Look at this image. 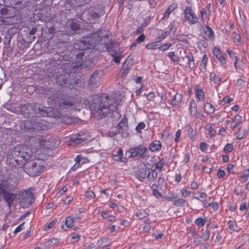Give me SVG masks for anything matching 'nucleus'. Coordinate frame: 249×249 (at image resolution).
<instances>
[{"label": "nucleus", "instance_id": "20e7f679", "mask_svg": "<svg viewBox=\"0 0 249 249\" xmlns=\"http://www.w3.org/2000/svg\"><path fill=\"white\" fill-rule=\"evenodd\" d=\"M50 52L53 55L51 60L54 62L71 61L75 56L77 58H79L82 55L81 54H83L82 50L74 48V44L71 52L67 51L66 47L65 46L59 47L57 46L51 48Z\"/></svg>", "mask_w": 249, "mask_h": 249}, {"label": "nucleus", "instance_id": "8fccbe9b", "mask_svg": "<svg viewBox=\"0 0 249 249\" xmlns=\"http://www.w3.org/2000/svg\"><path fill=\"white\" fill-rule=\"evenodd\" d=\"M228 225L230 230L232 231L238 232L239 230L237 229V225H234L233 222L231 220H230L228 222Z\"/></svg>", "mask_w": 249, "mask_h": 249}, {"label": "nucleus", "instance_id": "bf43d9fd", "mask_svg": "<svg viewBox=\"0 0 249 249\" xmlns=\"http://www.w3.org/2000/svg\"><path fill=\"white\" fill-rule=\"evenodd\" d=\"M233 150V145L231 143H227L223 149V151L225 153L231 152Z\"/></svg>", "mask_w": 249, "mask_h": 249}, {"label": "nucleus", "instance_id": "5701e85b", "mask_svg": "<svg viewBox=\"0 0 249 249\" xmlns=\"http://www.w3.org/2000/svg\"><path fill=\"white\" fill-rule=\"evenodd\" d=\"M62 62L56 63V65H52L50 68H49V72L52 74H56L63 71L61 66Z\"/></svg>", "mask_w": 249, "mask_h": 249}, {"label": "nucleus", "instance_id": "7ed1b4c3", "mask_svg": "<svg viewBox=\"0 0 249 249\" xmlns=\"http://www.w3.org/2000/svg\"><path fill=\"white\" fill-rule=\"evenodd\" d=\"M90 108L102 116H107L111 112L117 109V104L113 98H110L107 94L93 95L92 96Z\"/></svg>", "mask_w": 249, "mask_h": 249}, {"label": "nucleus", "instance_id": "49530a36", "mask_svg": "<svg viewBox=\"0 0 249 249\" xmlns=\"http://www.w3.org/2000/svg\"><path fill=\"white\" fill-rule=\"evenodd\" d=\"M148 215V213L145 210H141L137 213L136 216L140 219H142Z\"/></svg>", "mask_w": 249, "mask_h": 249}, {"label": "nucleus", "instance_id": "79ce46f5", "mask_svg": "<svg viewBox=\"0 0 249 249\" xmlns=\"http://www.w3.org/2000/svg\"><path fill=\"white\" fill-rule=\"evenodd\" d=\"M109 52H110V55L112 57H113V60L115 63L116 64H119L122 58V56L120 55H116V52L112 50V49Z\"/></svg>", "mask_w": 249, "mask_h": 249}, {"label": "nucleus", "instance_id": "052dcab7", "mask_svg": "<svg viewBox=\"0 0 249 249\" xmlns=\"http://www.w3.org/2000/svg\"><path fill=\"white\" fill-rule=\"evenodd\" d=\"M233 100L232 98H230L228 96H226L221 101V105H224L226 103H229Z\"/></svg>", "mask_w": 249, "mask_h": 249}, {"label": "nucleus", "instance_id": "ea45409f", "mask_svg": "<svg viewBox=\"0 0 249 249\" xmlns=\"http://www.w3.org/2000/svg\"><path fill=\"white\" fill-rule=\"evenodd\" d=\"M177 8V5L175 4L170 5L166 9L164 14V18H168L171 13L173 11Z\"/></svg>", "mask_w": 249, "mask_h": 249}, {"label": "nucleus", "instance_id": "680f3d73", "mask_svg": "<svg viewBox=\"0 0 249 249\" xmlns=\"http://www.w3.org/2000/svg\"><path fill=\"white\" fill-rule=\"evenodd\" d=\"M232 38L234 42L235 40H237L238 43H240L241 36L239 34H237L235 32H233L232 34Z\"/></svg>", "mask_w": 249, "mask_h": 249}, {"label": "nucleus", "instance_id": "c756f323", "mask_svg": "<svg viewBox=\"0 0 249 249\" xmlns=\"http://www.w3.org/2000/svg\"><path fill=\"white\" fill-rule=\"evenodd\" d=\"M74 60V58L71 61H69V62H67L65 63H63L62 62L61 66L63 71L67 74L68 73H71V62Z\"/></svg>", "mask_w": 249, "mask_h": 249}, {"label": "nucleus", "instance_id": "bb28decb", "mask_svg": "<svg viewBox=\"0 0 249 249\" xmlns=\"http://www.w3.org/2000/svg\"><path fill=\"white\" fill-rule=\"evenodd\" d=\"M39 115L37 114L36 117H42L49 116V111L51 110V107H47L41 105V107H38Z\"/></svg>", "mask_w": 249, "mask_h": 249}, {"label": "nucleus", "instance_id": "412c9836", "mask_svg": "<svg viewBox=\"0 0 249 249\" xmlns=\"http://www.w3.org/2000/svg\"><path fill=\"white\" fill-rule=\"evenodd\" d=\"M105 13L104 9L103 7H95L92 11L90 12L91 16L93 18H100V17L103 15Z\"/></svg>", "mask_w": 249, "mask_h": 249}, {"label": "nucleus", "instance_id": "f3484780", "mask_svg": "<svg viewBox=\"0 0 249 249\" xmlns=\"http://www.w3.org/2000/svg\"><path fill=\"white\" fill-rule=\"evenodd\" d=\"M11 191L5 192L4 193H0V196H2L4 201L7 203V206L10 207L17 198V194H14Z\"/></svg>", "mask_w": 249, "mask_h": 249}, {"label": "nucleus", "instance_id": "774afa93", "mask_svg": "<svg viewBox=\"0 0 249 249\" xmlns=\"http://www.w3.org/2000/svg\"><path fill=\"white\" fill-rule=\"evenodd\" d=\"M208 146V144L204 142H201L199 144V148L203 152H205Z\"/></svg>", "mask_w": 249, "mask_h": 249}, {"label": "nucleus", "instance_id": "9b49d317", "mask_svg": "<svg viewBox=\"0 0 249 249\" xmlns=\"http://www.w3.org/2000/svg\"><path fill=\"white\" fill-rule=\"evenodd\" d=\"M18 186V182L10 178L2 179L0 181V193L5 192L14 191Z\"/></svg>", "mask_w": 249, "mask_h": 249}, {"label": "nucleus", "instance_id": "4468645a", "mask_svg": "<svg viewBox=\"0 0 249 249\" xmlns=\"http://www.w3.org/2000/svg\"><path fill=\"white\" fill-rule=\"evenodd\" d=\"M33 103L32 104L24 105L21 108V113L25 117L35 118L36 113L33 111Z\"/></svg>", "mask_w": 249, "mask_h": 249}, {"label": "nucleus", "instance_id": "f704fd0d", "mask_svg": "<svg viewBox=\"0 0 249 249\" xmlns=\"http://www.w3.org/2000/svg\"><path fill=\"white\" fill-rule=\"evenodd\" d=\"M127 119L125 116L122 119L119 123L116 125V128L119 129H122L123 128H126L127 125Z\"/></svg>", "mask_w": 249, "mask_h": 249}, {"label": "nucleus", "instance_id": "58836bf2", "mask_svg": "<svg viewBox=\"0 0 249 249\" xmlns=\"http://www.w3.org/2000/svg\"><path fill=\"white\" fill-rule=\"evenodd\" d=\"M204 109L209 114L213 113L215 111L214 107L210 103H206L204 105Z\"/></svg>", "mask_w": 249, "mask_h": 249}, {"label": "nucleus", "instance_id": "4c0bfd02", "mask_svg": "<svg viewBox=\"0 0 249 249\" xmlns=\"http://www.w3.org/2000/svg\"><path fill=\"white\" fill-rule=\"evenodd\" d=\"M167 56L171 59L174 63L177 64L180 60V57L177 55L174 52L168 53Z\"/></svg>", "mask_w": 249, "mask_h": 249}, {"label": "nucleus", "instance_id": "473e14b6", "mask_svg": "<svg viewBox=\"0 0 249 249\" xmlns=\"http://www.w3.org/2000/svg\"><path fill=\"white\" fill-rule=\"evenodd\" d=\"M194 89L196 98H198L199 100H204L205 95L203 90L199 89L198 86H195Z\"/></svg>", "mask_w": 249, "mask_h": 249}, {"label": "nucleus", "instance_id": "09e8293b", "mask_svg": "<svg viewBox=\"0 0 249 249\" xmlns=\"http://www.w3.org/2000/svg\"><path fill=\"white\" fill-rule=\"evenodd\" d=\"M195 223L197 225L198 227H202L204 226L206 223V220L205 219L202 218H197L196 219Z\"/></svg>", "mask_w": 249, "mask_h": 249}, {"label": "nucleus", "instance_id": "2f4dec72", "mask_svg": "<svg viewBox=\"0 0 249 249\" xmlns=\"http://www.w3.org/2000/svg\"><path fill=\"white\" fill-rule=\"evenodd\" d=\"M207 196V195L206 193L198 192V193H195L193 197L194 198L200 200L201 202H204L206 200Z\"/></svg>", "mask_w": 249, "mask_h": 249}, {"label": "nucleus", "instance_id": "a878e982", "mask_svg": "<svg viewBox=\"0 0 249 249\" xmlns=\"http://www.w3.org/2000/svg\"><path fill=\"white\" fill-rule=\"evenodd\" d=\"M59 118L61 119V122L67 124H72L74 123V119L68 115H63L59 113Z\"/></svg>", "mask_w": 249, "mask_h": 249}, {"label": "nucleus", "instance_id": "0e129e2a", "mask_svg": "<svg viewBox=\"0 0 249 249\" xmlns=\"http://www.w3.org/2000/svg\"><path fill=\"white\" fill-rule=\"evenodd\" d=\"M157 46V43L155 42H153L146 44L145 48L147 49H156Z\"/></svg>", "mask_w": 249, "mask_h": 249}, {"label": "nucleus", "instance_id": "cd10ccee", "mask_svg": "<svg viewBox=\"0 0 249 249\" xmlns=\"http://www.w3.org/2000/svg\"><path fill=\"white\" fill-rule=\"evenodd\" d=\"M182 99V96L180 94L176 93L171 102V104L173 107H177L179 106V104L181 103V102Z\"/></svg>", "mask_w": 249, "mask_h": 249}, {"label": "nucleus", "instance_id": "b1692460", "mask_svg": "<svg viewBox=\"0 0 249 249\" xmlns=\"http://www.w3.org/2000/svg\"><path fill=\"white\" fill-rule=\"evenodd\" d=\"M123 152L121 148H120L117 152L116 154L112 155V159L114 160L117 161H120L123 162H125L127 161L126 158H123Z\"/></svg>", "mask_w": 249, "mask_h": 249}, {"label": "nucleus", "instance_id": "dca6fc26", "mask_svg": "<svg viewBox=\"0 0 249 249\" xmlns=\"http://www.w3.org/2000/svg\"><path fill=\"white\" fill-rule=\"evenodd\" d=\"M184 17L189 21L190 24H194L197 22L198 19L195 14H194L191 7L186 6L184 10Z\"/></svg>", "mask_w": 249, "mask_h": 249}, {"label": "nucleus", "instance_id": "7c9ffc66", "mask_svg": "<svg viewBox=\"0 0 249 249\" xmlns=\"http://www.w3.org/2000/svg\"><path fill=\"white\" fill-rule=\"evenodd\" d=\"M187 136L192 141H195L196 139V133L194 131L192 125L190 124H187Z\"/></svg>", "mask_w": 249, "mask_h": 249}, {"label": "nucleus", "instance_id": "2eb2a0df", "mask_svg": "<svg viewBox=\"0 0 249 249\" xmlns=\"http://www.w3.org/2000/svg\"><path fill=\"white\" fill-rule=\"evenodd\" d=\"M132 152L135 157L144 159L146 157V151L148 149L142 144H139L132 148Z\"/></svg>", "mask_w": 249, "mask_h": 249}, {"label": "nucleus", "instance_id": "e433bc0d", "mask_svg": "<svg viewBox=\"0 0 249 249\" xmlns=\"http://www.w3.org/2000/svg\"><path fill=\"white\" fill-rule=\"evenodd\" d=\"M158 173L155 169H149L147 178L149 181H152L154 180L157 177Z\"/></svg>", "mask_w": 249, "mask_h": 249}, {"label": "nucleus", "instance_id": "de8ad7c7", "mask_svg": "<svg viewBox=\"0 0 249 249\" xmlns=\"http://www.w3.org/2000/svg\"><path fill=\"white\" fill-rule=\"evenodd\" d=\"M46 29V32L50 35H53L55 33V27L52 25V24L50 23H47Z\"/></svg>", "mask_w": 249, "mask_h": 249}, {"label": "nucleus", "instance_id": "4be33fe9", "mask_svg": "<svg viewBox=\"0 0 249 249\" xmlns=\"http://www.w3.org/2000/svg\"><path fill=\"white\" fill-rule=\"evenodd\" d=\"M206 30L204 31L202 36L207 40H212L214 37L213 31L212 29L208 25L206 26Z\"/></svg>", "mask_w": 249, "mask_h": 249}, {"label": "nucleus", "instance_id": "c9c22d12", "mask_svg": "<svg viewBox=\"0 0 249 249\" xmlns=\"http://www.w3.org/2000/svg\"><path fill=\"white\" fill-rule=\"evenodd\" d=\"M210 80L213 82L214 84L220 85L221 82V78L218 75L214 73H211L210 75Z\"/></svg>", "mask_w": 249, "mask_h": 249}, {"label": "nucleus", "instance_id": "72a5a7b5", "mask_svg": "<svg viewBox=\"0 0 249 249\" xmlns=\"http://www.w3.org/2000/svg\"><path fill=\"white\" fill-rule=\"evenodd\" d=\"M10 9V7L5 6L1 8L0 10V13L2 17L5 18H9L11 16L10 14L9 13Z\"/></svg>", "mask_w": 249, "mask_h": 249}, {"label": "nucleus", "instance_id": "338daca9", "mask_svg": "<svg viewBox=\"0 0 249 249\" xmlns=\"http://www.w3.org/2000/svg\"><path fill=\"white\" fill-rule=\"evenodd\" d=\"M132 148H130L128 150H127L125 153V156L128 157V158H134L135 156L134 154L132 152Z\"/></svg>", "mask_w": 249, "mask_h": 249}, {"label": "nucleus", "instance_id": "f8f14e48", "mask_svg": "<svg viewBox=\"0 0 249 249\" xmlns=\"http://www.w3.org/2000/svg\"><path fill=\"white\" fill-rule=\"evenodd\" d=\"M103 74L102 70H96L90 77L88 82V85L90 90L97 88L100 84L101 78Z\"/></svg>", "mask_w": 249, "mask_h": 249}, {"label": "nucleus", "instance_id": "13d9d810", "mask_svg": "<svg viewBox=\"0 0 249 249\" xmlns=\"http://www.w3.org/2000/svg\"><path fill=\"white\" fill-rule=\"evenodd\" d=\"M202 235L201 237L204 239L205 241H207L209 239L210 237V231L208 230L203 231V230H202Z\"/></svg>", "mask_w": 249, "mask_h": 249}, {"label": "nucleus", "instance_id": "f03ea898", "mask_svg": "<svg viewBox=\"0 0 249 249\" xmlns=\"http://www.w3.org/2000/svg\"><path fill=\"white\" fill-rule=\"evenodd\" d=\"M105 30H98L88 36L82 37L75 41L74 47L81 50L82 52L86 50L89 54L93 55L95 52H106L110 51L114 45L108 35L104 34Z\"/></svg>", "mask_w": 249, "mask_h": 249}, {"label": "nucleus", "instance_id": "3c124183", "mask_svg": "<svg viewBox=\"0 0 249 249\" xmlns=\"http://www.w3.org/2000/svg\"><path fill=\"white\" fill-rule=\"evenodd\" d=\"M178 23L175 21H173L171 22L169 25V31L173 32V33L176 32Z\"/></svg>", "mask_w": 249, "mask_h": 249}, {"label": "nucleus", "instance_id": "c03bdc74", "mask_svg": "<svg viewBox=\"0 0 249 249\" xmlns=\"http://www.w3.org/2000/svg\"><path fill=\"white\" fill-rule=\"evenodd\" d=\"M208 57L206 55V54H204L203 55V57L202 58V59L201 61L200 67L201 70H204L205 71L206 70V65L207 64L208 61Z\"/></svg>", "mask_w": 249, "mask_h": 249}, {"label": "nucleus", "instance_id": "a18cd8bd", "mask_svg": "<svg viewBox=\"0 0 249 249\" xmlns=\"http://www.w3.org/2000/svg\"><path fill=\"white\" fill-rule=\"evenodd\" d=\"M77 135V137L74 140V142L75 143L79 144L82 142H83L86 141V137L85 136V135L83 136L80 133H78Z\"/></svg>", "mask_w": 249, "mask_h": 249}, {"label": "nucleus", "instance_id": "6ab92c4d", "mask_svg": "<svg viewBox=\"0 0 249 249\" xmlns=\"http://www.w3.org/2000/svg\"><path fill=\"white\" fill-rule=\"evenodd\" d=\"M27 32H28V35H27V37L28 38L29 36V38L26 39L24 37H22V40L26 43H31L35 38L33 36L36 32V28L32 27L31 29L30 27H28Z\"/></svg>", "mask_w": 249, "mask_h": 249}, {"label": "nucleus", "instance_id": "864d4df0", "mask_svg": "<svg viewBox=\"0 0 249 249\" xmlns=\"http://www.w3.org/2000/svg\"><path fill=\"white\" fill-rule=\"evenodd\" d=\"M128 126H127L126 128H123L122 129H120V132L123 138H127L129 137V134L128 132Z\"/></svg>", "mask_w": 249, "mask_h": 249}, {"label": "nucleus", "instance_id": "ddd939ff", "mask_svg": "<svg viewBox=\"0 0 249 249\" xmlns=\"http://www.w3.org/2000/svg\"><path fill=\"white\" fill-rule=\"evenodd\" d=\"M17 34L18 35V30L16 28H9L5 33L3 38V44L6 47H10V42L12 38Z\"/></svg>", "mask_w": 249, "mask_h": 249}, {"label": "nucleus", "instance_id": "6e6d98bb", "mask_svg": "<svg viewBox=\"0 0 249 249\" xmlns=\"http://www.w3.org/2000/svg\"><path fill=\"white\" fill-rule=\"evenodd\" d=\"M145 127V124L143 122L139 123L136 127V130L137 132L140 133L142 132V130Z\"/></svg>", "mask_w": 249, "mask_h": 249}, {"label": "nucleus", "instance_id": "c85d7f7f", "mask_svg": "<svg viewBox=\"0 0 249 249\" xmlns=\"http://www.w3.org/2000/svg\"><path fill=\"white\" fill-rule=\"evenodd\" d=\"M189 110L191 116H195L197 112V105L194 99H191L190 101Z\"/></svg>", "mask_w": 249, "mask_h": 249}, {"label": "nucleus", "instance_id": "6e6552de", "mask_svg": "<svg viewBox=\"0 0 249 249\" xmlns=\"http://www.w3.org/2000/svg\"><path fill=\"white\" fill-rule=\"evenodd\" d=\"M66 34L69 36L77 34L81 30V25L75 19L68 20L65 26Z\"/></svg>", "mask_w": 249, "mask_h": 249}, {"label": "nucleus", "instance_id": "393cba45", "mask_svg": "<svg viewBox=\"0 0 249 249\" xmlns=\"http://www.w3.org/2000/svg\"><path fill=\"white\" fill-rule=\"evenodd\" d=\"M182 59H186L189 68L192 70L195 66V61L193 54L191 52H188V54L185 57L182 56Z\"/></svg>", "mask_w": 249, "mask_h": 249}, {"label": "nucleus", "instance_id": "1a4fd4ad", "mask_svg": "<svg viewBox=\"0 0 249 249\" xmlns=\"http://www.w3.org/2000/svg\"><path fill=\"white\" fill-rule=\"evenodd\" d=\"M21 196L19 205L21 207L28 208L35 201V196L30 190H25L19 195Z\"/></svg>", "mask_w": 249, "mask_h": 249}, {"label": "nucleus", "instance_id": "603ef678", "mask_svg": "<svg viewBox=\"0 0 249 249\" xmlns=\"http://www.w3.org/2000/svg\"><path fill=\"white\" fill-rule=\"evenodd\" d=\"M239 132L237 133L236 139L241 140L243 139L246 134V130L243 129L242 130L241 128H239Z\"/></svg>", "mask_w": 249, "mask_h": 249}, {"label": "nucleus", "instance_id": "69168bd1", "mask_svg": "<svg viewBox=\"0 0 249 249\" xmlns=\"http://www.w3.org/2000/svg\"><path fill=\"white\" fill-rule=\"evenodd\" d=\"M149 222L148 219H145L144 222L145 223V225L143 228V231L144 232H148L151 229L150 225L148 223Z\"/></svg>", "mask_w": 249, "mask_h": 249}, {"label": "nucleus", "instance_id": "a211bd4d", "mask_svg": "<svg viewBox=\"0 0 249 249\" xmlns=\"http://www.w3.org/2000/svg\"><path fill=\"white\" fill-rule=\"evenodd\" d=\"M149 169L146 167L139 168L135 173L136 178L139 181H143L144 178H147Z\"/></svg>", "mask_w": 249, "mask_h": 249}, {"label": "nucleus", "instance_id": "39448f33", "mask_svg": "<svg viewBox=\"0 0 249 249\" xmlns=\"http://www.w3.org/2000/svg\"><path fill=\"white\" fill-rule=\"evenodd\" d=\"M83 53V54L79 58H77L75 56H74V58H75L77 62H71V72L75 73L84 68H89L91 66L90 61L93 59L94 55L89 54L86 50H84Z\"/></svg>", "mask_w": 249, "mask_h": 249}, {"label": "nucleus", "instance_id": "9d476101", "mask_svg": "<svg viewBox=\"0 0 249 249\" xmlns=\"http://www.w3.org/2000/svg\"><path fill=\"white\" fill-rule=\"evenodd\" d=\"M57 101L59 107V109L65 111V110H68L71 108L74 103L73 99L70 96L62 94L60 96V97L57 98Z\"/></svg>", "mask_w": 249, "mask_h": 249}, {"label": "nucleus", "instance_id": "37998d69", "mask_svg": "<svg viewBox=\"0 0 249 249\" xmlns=\"http://www.w3.org/2000/svg\"><path fill=\"white\" fill-rule=\"evenodd\" d=\"M74 221V218L71 216H68L66 218L65 224L68 228H71L73 226V223Z\"/></svg>", "mask_w": 249, "mask_h": 249}, {"label": "nucleus", "instance_id": "0eeeda50", "mask_svg": "<svg viewBox=\"0 0 249 249\" xmlns=\"http://www.w3.org/2000/svg\"><path fill=\"white\" fill-rule=\"evenodd\" d=\"M20 128L25 132H34L35 129H43L42 124L37 121H32L29 120H24L21 122L19 125Z\"/></svg>", "mask_w": 249, "mask_h": 249}, {"label": "nucleus", "instance_id": "e2e57ef3", "mask_svg": "<svg viewBox=\"0 0 249 249\" xmlns=\"http://www.w3.org/2000/svg\"><path fill=\"white\" fill-rule=\"evenodd\" d=\"M172 46L171 43H164L162 44L161 46L159 47L158 49L160 50H162V51H165L167 50L169 47H170Z\"/></svg>", "mask_w": 249, "mask_h": 249}, {"label": "nucleus", "instance_id": "5fc2aeb1", "mask_svg": "<svg viewBox=\"0 0 249 249\" xmlns=\"http://www.w3.org/2000/svg\"><path fill=\"white\" fill-rule=\"evenodd\" d=\"M165 161L163 159L160 160L157 164H156L155 169L159 170L160 171L161 170Z\"/></svg>", "mask_w": 249, "mask_h": 249}, {"label": "nucleus", "instance_id": "423d86ee", "mask_svg": "<svg viewBox=\"0 0 249 249\" xmlns=\"http://www.w3.org/2000/svg\"><path fill=\"white\" fill-rule=\"evenodd\" d=\"M54 79L57 85L70 89H72L76 85V81L66 73L56 75Z\"/></svg>", "mask_w": 249, "mask_h": 249}, {"label": "nucleus", "instance_id": "aec40b11", "mask_svg": "<svg viewBox=\"0 0 249 249\" xmlns=\"http://www.w3.org/2000/svg\"><path fill=\"white\" fill-rule=\"evenodd\" d=\"M162 148V144L160 141H153L149 146V149L151 152H156L160 151Z\"/></svg>", "mask_w": 249, "mask_h": 249}, {"label": "nucleus", "instance_id": "4d7b16f0", "mask_svg": "<svg viewBox=\"0 0 249 249\" xmlns=\"http://www.w3.org/2000/svg\"><path fill=\"white\" fill-rule=\"evenodd\" d=\"M185 203V200L181 198H179L175 200L174 202V205L177 206H182L184 205Z\"/></svg>", "mask_w": 249, "mask_h": 249}, {"label": "nucleus", "instance_id": "f257e3e1", "mask_svg": "<svg viewBox=\"0 0 249 249\" xmlns=\"http://www.w3.org/2000/svg\"><path fill=\"white\" fill-rule=\"evenodd\" d=\"M33 154L32 149L26 145H18L8 150L6 157L7 165L17 167L23 166L24 171L30 176L35 177L44 172L45 167L28 160Z\"/></svg>", "mask_w": 249, "mask_h": 249}, {"label": "nucleus", "instance_id": "a19ab883", "mask_svg": "<svg viewBox=\"0 0 249 249\" xmlns=\"http://www.w3.org/2000/svg\"><path fill=\"white\" fill-rule=\"evenodd\" d=\"M130 69V66H129L128 64H126V60L125 62L123 64V68L121 70L122 71V76H126L128 73L129 70Z\"/></svg>", "mask_w": 249, "mask_h": 249}]
</instances>
